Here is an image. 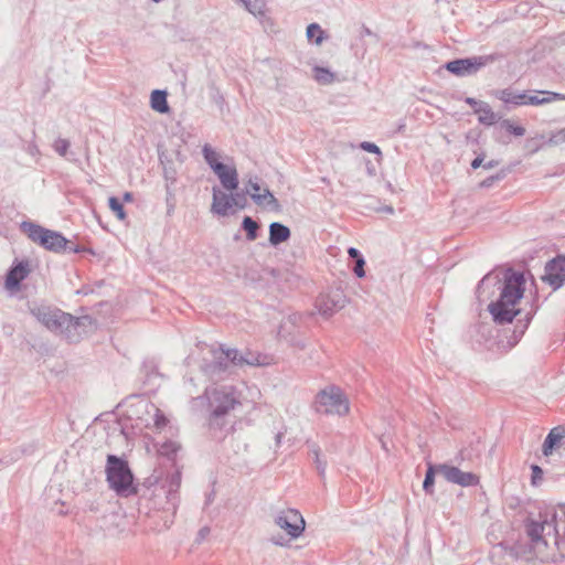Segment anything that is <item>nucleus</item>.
<instances>
[{
  "mask_svg": "<svg viewBox=\"0 0 565 565\" xmlns=\"http://www.w3.org/2000/svg\"><path fill=\"white\" fill-rule=\"evenodd\" d=\"M499 98L505 104L524 105L526 99L525 93H515L511 89H502L498 94Z\"/></svg>",
  "mask_w": 565,
  "mask_h": 565,
  "instance_id": "25",
  "label": "nucleus"
},
{
  "mask_svg": "<svg viewBox=\"0 0 565 565\" xmlns=\"http://www.w3.org/2000/svg\"><path fill=\"white\" fill-rule=\"evenodd\" d=\"M150 105L151 108L158 113H168L169 106L167 102V93L159 89L153 90L150 97Z\"/></svg>",
  "mask_w": 565,
  "mask_h": 565,
  "instance_id": "23",
  "label": "nucleus"
},
{
  "mask_svg": "<svg viewBox=\"0 0 565 565\" xmlns=\"http://www.w3.org/2000/svg\"><path fill=\"white\" fill-rule=\"evenodd\" d=\"M565 438V427L557 426L551 429L543 444V455L550 456L555 446Z\"/></svg>",
  "mask_w": 565,
  "mask_h": 565,
  "instance_id": "16",
  "label": "nucleus"
},
{
  "mask_svg": "<svg viewBox=\"0 0 565 565\" xmlns=\"http://www.w3.org/2000/svg\"><path fill=\"white\" fill-rule=\"evenodd\" d=\"M437 472L448 482L461 487L477 486L480 481L479 476L476 473L461 471L459 468L447 463L437 465Z\"/></svg>",
  "mask_w": 565,
  "mask_h": 565,
  "instance_id": "10",
  "label": "nucleus"
},
{
  "mask_svg": "<svg viewBox=\"0 0 565 565\" xmlns=\"http://www.w3.org/2000/svg\"><path fill=\"white\" fill-rule=\"evenodd\" d=\"M168 481H169L168 498L175 499V493L181 486V473L179 471H175L174 473H172L169 477Z\"/></svg>",
  "mask_w": 565,
  "mask_h": 565,
  "instance_id": "32",
  "label": "nucleus"
},
{
  "mask_svg": "<svg viewBox=\"0 0 565 565\" xmlns=\"http://www.w3.org/2000/svg\"><path fill=\"white\" fill-rule=\"evenodd\" d=\"M209 402V425L212 429H222L226 424V417L242 405L241 392L232 386L224 385L205 391Z\"/></svg>",
  "mask_w": 565,
  "mask_h": 565,
  "instance_id": "3",
  "label": "nucleus"
},
{
  "mask_svg": "<svg viewBox=\"0 0 565 565\" xmlns=\"http://www.w3.org/2000/svg\"><path fill=\"white\" fill-rule=\"evenodd\" d=\"M202 154L204 157V160L205 162L209 164V167L212 169V171L214 172L215 170H217L215 167L216 166H223L224 163H222L220 161L221 159V154L214 150L210 145H204L203 148H202Z\"/></svg>",
  "mask_w": 565,
  "mask_h": 565,
  "instance_id": "26",
  "label": "nucleus"
},
{
  "mask_svg": "<svg viewBox=\"0 0 565 565\" xmlns=\"http://www.w3.org/2000/svg\"><path fill=\"white\" fill-rule=\"evenodd\" d=\"M110 210L116 214L119 220H125L126 213L122 204L115 196L109 198L108 200Z\"/></svg>",
  "mask_w": 565,
  "mask_h": 565,
  "instance_id": "33",
  "label": "nucleus"
},
{
  "mask_svg": "<svg viewBox=\"0 0 565 565\" xmlns=\"http://www.w3.org/2000/svg\"><path fill=\"white\" fill-rule=\"evenodd\" d=\"M33 317L50 331L62 332L64 329L82 324L81 319L63 312L60 309L39 306L31 309Z\"/></svg>",
  "mask_w": 565,
  "mask_h": 565,
  "instance_id": "7",
  "label": "nucleus"
},
{
  "mask_svg": "<svg viewBox=\"0 0 565 565\" xmlns=\"http://www.w3.org/2000/svg\"><path fill=\"white\" fill-rule=\"evenodd\" d=\"M503 127L507 128V130L514 135V136H518V137H521L525 134V129L521 126H515L514 124H512L510 120H504L502 122Z\"/></svg>",
  "mask_w": 565,
  "mask_h": 565,
  "instance_id": "35",
  "label": "nucleus"
},
{
  "mask_svg": "<svg viewBox=\"0 0 565 565\" xmlns=\"http://www.w3.org/2000/svg\"><path fill=\"white\" fill-rule=\"evenodd\" d=\"M488 279H489V277H488V276H486V277L481 280V282H480V285H479V289H480L482 286H484V284L488 281Z\"/></svg>",
  "mask_w": 565,
  "mask_h": 565,
  "instance_id": "53",
  "label": "nucleus"
},
{
  "mask_svg": "<svg viewBox=\"0 0 565 565\" xmlns=\"http://www.w3.org/2000/svg\"><path fill=\"white\" fill-rule=\"evenodd\" d=\"M313 454H315V457H316L317 469L319 470L320 475H323L324 473V469H326V465L320 460L318 449H313Z\"/></svg>",
  "mask_w": 565,
  "mask_h": 565,
  "instance_id": "44",
  "label": "nucleus"
},
{
  "mask_svg": "<svg viewBox=\"0 0 565 565\" xmlns=\"http://www.w3.org/2000/svg\"><path fill=\"white\" fill-rule=\"evenodd\" d=\"M214 171L220 180L222 188L226 191H235L238 189V173L235 164L216 166Z\"/></svg>",
  "mask_w": 565,
  "mask_h": 565,
  "instance_id": "15",
  "label": "nucleus"
},
{
  "mask_svg": "<svg viewBox=\"0 0 565 565\" xmlns=\"http://www.w3.org/2000/svg\"><path fill=\"white\" fill-rule=\"evenodd\" d=\"M384 211L392 214L394 212V209L392 206H386Z\"/></svg>",
  "mask_w": 565,
  "mask_h": 565,
  "instance_id": "54",
  "label": "nucleus"
},
{
  "mask_svg": "<svg viewBox=\"0 0 565 565\" xmlns=\"http://www.w3.org/2000/svg\"><path fill=\"white\" fill-rule=\"evenodd\" d=\"M290 234V230L281 223L274 222L269 225V243L273 246H277L288 241Z\"/></svg>",
  "mask_w": 565,
  "mask_h": 565,
  "instance_id": "17",
  "label": "nucleus"
},
{
  "mask_svg": "<svg viewBox=\"0 0 565 565\" xmlns=\"http://www.w3.org/2000/svg\"><path fill=\"white\" fill-rule=\"evenodd\" d=\"M316 411L324 415L345 416L350 412V405L339 387L328 386L317 394Z\"/></svg>",
  "mask_w": 565,
  "mask_h": 565,
  "instance_id": "6",
  "label": "nucleus"
},
{
  "mask_svg": "<svg viewBox=\"0 0 565 565\" xmlns=\"http://www.w3.org/2000/svg\"><path fill=\"white\" fill-rule=\"evenodd\" d=\"M542 278L554 290L565 285V256H558L548 262Z\"/></svg>",
  "mask_w": 565,
  "mask_h": 565,
  "instance_id": "12",
  "label": "nucleus"
},
{
  "mask_svg": "<svg viewBox=\"0 0 565 565\" xmlns=\"http://www.w3.org/2000/svg\"><path fill=\"white\" fill-rule=\"evenodd\" d=\"M308 41L320 45L326 39V33L318 23H311L307 26L306 32Z\"/></svg>",
  "mask_w": 565,
  "mask_h": 565,
  "instance_id": "27",
  "label": "nucleus"
},
{
  "mask_svg": "<svg viewBox=\"0 0 565 565\" xmlns=\"http://www.w3.org/2000/svg\"><path fill=\"white\" fill-rule=\"evenodd\" d=\"M284 435H285V430H278L276 433V435H275V445H276V447L280 446L281 439H282Z\"/></svg>",
  "mask_w": 565,
  "mask_h": 565,
  "instance_id": "48",
  "label": "nucleus"
},
{
  "mask_svg": "<svg viewBox=\"0 0 565 565\" xmlns=\"http://www.w3.org/2000/svg\"><path fill=\"white\" fill-rule=\"evenodd\" d=\"M124 201H126V202L132 201V194L130 192H126L124 194Z\"/></svg>",
  "mask_w": 565,
  "mask_h": 565,
  "instance_id": "52",
  "label": "nucleus"
},
{
  "mask_svg": "<svg viewBox=\"0 0 565 565\" xmlns=\"http://www.w3.org/2000/svg\"><path fill=\"white\" fill-rule=\"evenodd\" d=\"M29 268L26 264H18L7 275L6 286L8 289L17 288L20 282L28 276Z\"/></svg>",
  "mask_w": 565,
  "mask_h": 565,
  "instance_id": "18",
  "label": "nucleus"
},
{
  "mask_svg": "<svg viewBox=\"0 0 565 565\" xmlns=\"http://www.w3.org/2000/svg\"><path fill=\"white\" fill-rule=\"evenodd\" d=\"M483 160H484L483 156H479V157H477V158L471 162V167H472V169H478L479 167H481V166H482Z\"/></svg>",
  "mask_w": 565,
  "mask_h": 565,
  "instance_id": "47",
  "label": "nucleus"
},
{
  "mask_svg": "<svg viewBox=\"0 0 565 565\" xmlns=\"http://www.w3.org/2000/svg\"><path fill=\"white\" fill-rule=\"evenodd\" d=\"M252 200L257 205L266 206L274 211L280 210V204L278 200L268 189H264L262 193H252Z\"/></svg>",
  "mask_w": 565,
  "mask_h": 565,
  "instance_id": "20",
  "label": "nucleus"
},
{
  "mask_svg": "<svg viewBox=\"0 0 565 565\" xmlns=\"http://www.w3.org/2000/svg\"><path fill=\"white\" fill-rule=\"evenodd\" d=\"M524 285L525 279L522 273L512 269L505 270L500 296L488 306L494 322L500 324L510 323L519 315L518 305L523 297Z\"/></svg>",
  "mask_w": 565,
  "mask_h": 565,
  "instance_id": "2",
  "label": "nucleus"
},
{
  "mask_svg": "<svg viewBox=\"0 0 565 565\" xmlns=\"http://www.w3.org/2000/svg\"><path fill=\"white\" fill-rule=\"evenodd\" d=\"M532 483L537 484L540 480H542L543 477V470L537 465H532Z\"/></svg>",
  "mask_w": 565,
  "mask_h": 565,
  "instance_id": "38",
  "label": "nucleus"
},
{
  "mask_svg": "<svg viewBox=\"0 0 565 565\" xmlns=\"http://www.w3.org/2000/svg\"><path fill=\"white\" fill-rule=\"evenodd\" d=\"M364 265H365L364 258H359L358 260H355V266L353 268V271L360 278L364 277V275H365Z\"/></svg>",
  "mask_w": 565,
  "mask_h": 565,
  "instance_id": "39",
  "label": "nucleus"
},
{
  "mask_svg": "<svg viewBox=\"0 0 565 565\" xmlns=\"http://www.w3.org/2000/svg\"><path fill=\"white\" fill-rule=\"evenodd\" d=\"M525 531L530 547L540 561L556 563L565 558V539L558 535L557 513L554 508H547L537 518L530 519Z\"/></svg>",
  "mask_w": 565,
  "mask_h": 565,
  "instance_id": "1",
  "label": "nucleus"
},
{
  "mask_svg": "<svg viewBox=\"0 0 565 565\" xmlns=\"http://www.w3.org/2000/svg\"><path fill=\"white\" fill-rule=\"evenodd\" d=\"M209 533H210V529H209V527H206V526L202 527V529L199 531V534H198V535H199V537H198V542L203 541V540L206 537V535H207Z\"/></svg>",
  "mask_w": 565,
  "mask_h": 565,
  "instance_id": "46",
  "label": "nucleus"
},
{
  "mask_svg": "<svg viewBox=\"0 0 565 565\" xmlns=\"http://www.w3.org/2000/svg\"><path fill=\"white\" fill-rule=\"evenodd\" d=\"M360 147L367 151V152H371V153H377L380 154L381 153V150L380 148L375 145V143H372V142H369V141H363Z\"/></svg>",
  "mask_w": 565,
  "mask_h": 565,
  "instance_id": "41",
  "label": "nucleus"
},
{
  "mask_svg": "<svg viewBox=\"0 0 565 565\" xmlns=\"http://www.w3.org/2000/svg\"><path fill=\"white\" fill-rule=\"evenodd\" d=\"M348 254L350 257L354 258L355 260H358L359 258H363V256L360 254V252L354 247H350L348 249Z\"/></svg>",
  "mask_w": 565,
  "mask_h": 565,
  "instance_id": "45",
  "label": "nucleus"
},
{
  "mask_svg": "<svg viewBox=\"0 0 565 565\" xmlns=\"http://www.w3.org/2000/svg\"><path fill=\"white\" fill-rule=\"evenodd\" d=\"M347 297L344 291L340 288L330 289L321 292L316 300V308L323 317H331L337 311L344 308Z\"/></svg>",
  "mask_w": 565,
  "mask_h": 565,
  "instance_id": "8",
  "label": "nucleus"
},
{
  "mask_svg": "<svg viewBox=\"0 0 565 565\" xmlns=\"http://www.w3.org/2000/svg\"><path fill=\"white\" fill-rule=\"evenodd\" d=\"M475 113L478 114V120L483 124L491 126L497 122L498 115L492 111L491 107L487 104L481 102L479 107L475 109Z\"/></svg>",
  "mask_w": 565,
  "mask_h": 565,
  "instance_id": "22",
  "label": "nucleus"
},
{
  "mask_svg": "<svg viewBox=\"0 0 565 565\" xmlns=\"http://www.w3.org/2000/svg\"><path fill=\"white\" fill-rule=\"evenodd\" d=\"M168 423V419L166 418V416L160 412L159 408H156V414H154V425L157 428H163Z\"/></svg>",
  "mask_w": 565,
  "mask_h": 565,
  "instance_id": "37",
  "label": "nucleus"
},
{
  "mask_svg": "<svg viewBox=\"0 0 565 565\" xmlns=\"http://www.w3.org/2000/svg\"><path fill=\"white\" fill-rule=\"evenodd\" d=\"M243 228L246 231V237L248 241H255L257 237L258 224L249 216H245L243 220Z\"/></svg>",
  "mask_w": 565,
  "mask_h": 565,
  "instance_id": "30",
  "label": "nucleus"
},
{
  "mask_svg": "<svg viewBox=\"0 0 565 565\" xmlns=\"http://www.w3.org/2000/svg\"><path fill=\"white\" fill-rule=\"evenodd\" d=\"M220 354V350L217 351H213V362L211 364H207L206 366H204L203 371L209 375V376H215L217 374H220L221 372H225L228 370L230 365H231V361H226L224 359H217L216 355Z\"/></svg>",
  "mask_w": 565,
  "mask_h": 565,
  "instance_id": "21",
  "label": "nucleus"
},
{
  "mask_svg": "<svg viewBox=\"0 0 565 565\" xmlns=\"http://www.w3.org/2000/svg\"><path fill=\"white\" fill-rule=\"evenodd\" d=\"M313 78L320 85H330L337 81V75L331 72L329 68H324L321 66H315L312 68Z\"/></svg>",
  "mask_w": 565,
  "mask_h": 565,
  "instance_id": "24",
  "label": "nucleus"
},
{
  "mask_svg": "<svg viewBox=\"0 0 565 565\" xmlns=\"http://www.w3.org/2000/svg\"><path fill=\"white\" fill-rule=\"evenodd\" d=\"M217 359H224L226 361H231V364L235 366H244V365H262L260 356L258 354L252 352H239L236 349H220V354L216 355Z\"/></svg>",
  "mask_w": 565,
  "mask_h": 565,
  "instance_id": "13",
  "label": "nucleus"
},
{
  "mask_svg": "<svg viewBox=\"0 0 565 565\" xmlns=\"http://www.w3.org/2000/svg\"><path fill=\"white\" fill-rule=\"evenodd\" d=\"M174 171H169L168 169H164V175L167 180H171L172 182L175 181Z\"/></svg>",
  "mask_w": 565,
  "mask_h": 565,
  "instance_id": "50",
  "label": "nucleus"
},
{
  "mask_svg": "<svg viewBox=\"0 0 565 565\" xmlns=\"http://www.w3.org/2000/svg\"><path fill=\"white\" fill-rule=\"evenodd\" d=\"M466 103H467L468 105H470V106L473 108V110H475L477 107H479V105H480V103H481V102H477L475 98L468 97V98L466 99Z\"/></svg>",
  "mask_w": 565,
  "mask_h": 565,
  "instance_id": "49",
  "label": "nucleus"
},
{
  "mask_svg": "<svg viewBox=\"0 0 565 565\" xmlns=\"http://www.w3.org/2000/svg\"><path fill=\"white\" fill-rule=\"evenodd\" d=\"M498 164H499L498 161L490 160V161H488L487 163L483 164V168L484 169H492V168L497 167Z\"/></svg>",
  "mask_w": 565,
  "mask_h": 565,
  "instance_id": "51",
  "label": "nucleus"
},
{
  "mask_svg": "<svg viewBox=\"0 0 565 565\" xmlns=\"http://www.w3.org/2000/svg\"><path fill=\"white\" fill-rule=\"evenodd\" d=\"M541 94H547L548 97H545V98H539L537 95H531V96H527L526 95V99H525V104H530V105H542V104H546V103H550L554 99H561V95L557 94V93H551V92H540Z\"/></svg>",
  "mask_w": 565,
  "mask_h": 565,
  "instance_id": "28",
  "label": "nucleus"
},
{
  "mask_svg": "<svg viewBox=\"0 0 565 565\" xmlns=\"http://www.w3.org/2000/svg\"><path fill=\"white\" fill-rule=\"evenodd\" d=\"M68 148H70V142L66 139L60 138V139L55 140V142H54L55 151L63 157L67 153Z\"/></svg>",
  "mask_w": 565,
  "mask_h": 565,
  "instance_id": "36",
  "label": "nucleus"
},
{
  "mask_svg": "<svg viewBox=\"0 0 565 565\" xmlns=\"http://www.w3.org/2000/svg\"><path fill=\"white\" fill-rule=\"evenodd\" d=\"M275 523L284 530L291 539L299 537L305 531L306 522L302 515L294 509L282 511L276 519Z\"/></svg>",
  "mask_w": 565,
  "mask_h": 565,
  "instance_id": "9",
  "label": "nucleus"
},
{
  "mask_svg": "<svg viewBox=\"0 0 565 565\" xmlns=\"http://www.w3.org/2000/svg\"><path fill=\"white\" fill-rule=\"evenodd\" d=\"M436 473H438L437 465H435V466L429 465L428 469L426 471L424 483H423V488L427 493H433V487H434Z\"/></svg>",
  "mask_w": 565,
  "mask_h": 565,
  "instance_id": "31",
  "label": "nucleus"
},
{
  "mask_svg": "<svg viewBox=\"0 0 565 565\" xmlns=\"http://www.w3.org/2000/svg\"><path fill=\"white\" fill-rule=\"evenodd\" d=\"M246 193H248L250 196L252 193H260V185L258 182L249 179L246 185Z\"/></svg>",
  "mask_w": 565,
  "mask_h": 565,
  "instance_id": "40",
  "label": "nucleus"
},
{
  "mask_svg": "<svg viewBox=\"0 0 565 565\" xmlns=\"http://www.w3.org/2000/svg\"><path fill=\"white\" fill-rule=\"evenodd\" d=\"M230 192H231L232 211L235 212L234 209H237V210L245 209L247 205L246 193L238 192L237 190L230 191Z\"/></svg>",
  "mask_w": 565,
  "mask_h": 565,
  "instance_id": "29",
  "label": "nucleus"
},
{
  "mask_svg": "<svg viewBox=\"0 0 565 565\" xmlns=\"http://www.w3.org/2000/svg\"><path fill=\"white\" fill-rule=\"evenodd\" d=\"M105 472L109 489L117 495L128 498L137 493L134 475L125 459L108 455Z\"/></svg>",
  "mask_w": 565,
  "mask_h": 565,
  "instance_id": "4",
  "label": "nucleus"
},
{
  "mask_svg": "<svg viewBox=\"0 0 565 565\" xmlns=\"http://www.w3.org/2000/svg\"><path fill=\"white\" fill-rule=\"evenodd\" d=\"M565 142V127L556 132H553L547 140L550 146H558Z\"/></svg>",
  "mask_w": 565,
  "mask_h": 565,
  "instance_id": "34",
  "label": "nucleus"
},
{
  "mask_svg": "<svg viewBox=\"0 0 565 565\" xmlns=\"http://www.w3.org/2000/svg\"><path fill=\"white\" fill-rule=\"evenodd\" d=\"M492 58L490 56H475L448 62L446 68L458 76L476 73Z\"/></svg>",
  "mask_w": 565,
  "mask_h": 565,
  "instance_id": "11",
  "label": "nucleus"
},
{
  "mask_svg": "<svg viewBox=\"0 0 565 565\" xmlns=\"http://www.w3.org/2000/svg\"><path fill=\"white\" fill-rule=\"evenodd\" d=\"M236 3L242 4L250 14L258 19L266 18L267 7L265 0H235Z\"/></svg>",
  "mask_w": 565,
  "mask_h": 565,
  "instance_id": "19",
  "label": "nucleus"
},
{
  "mask_svg": "<svg viewBox=\"0 0 565 565\" xmlns=\"http://www.w3.org/2000/svg\"><path fill=\"white\" fill-rule=\"evenodd\" d=\"M21 228L32 242L43 246L47 250L55 253L66 249L74 253L78 252V249L73 246L68 247L70 242L58 232L44 228L32 222H23Z\"/></svg>",
  "mask_w": 565,
  "mask_h": 565,
  "instance_id": "5",
  "label": "nucleus"
},
{
  "mask_svg": "<svg viewBox=\"0 0 565 565\" xmlns=\"http://www.w3.org/2000/svg\"><path fill=\"white\" fill-rule=\"evenodd\" d=\"M211 212L223 217L233 214L234 211H232L231 192L226 193L221 188L216 185L213 186Z\"/></svg>",
  "mask_w": 565,
  "mask_h": 565,
  "instance_id": "14",
  "label": "nucleus"
},
{
  "mask_svg": "<svg viewBox=\"0 0 565 565\" xmlns=\"http://www.w3.org/2000/svg\"><path fill=\"white\" fill-rule=\"evenodd\" d=\"M501 179V175L500 174H497V175H491L489 178H487L486 180H483L480 185L482 188H489L491 186L495 181H499Z\"/></svg>",
  "mask_w": 565,
  "mask_h": 565,
  "instance_id": "43",
  "label": "nucleus"
},
{
  "mask_svg": "<svg viewBox=\"0 0 565 565\" xmlns=\"http://www.w3.org/2000/svg\"><path fill=\"white\" fill-rule=\"evenodd\" d=\"M178 450V447L174 443H166L162 445L160 452L163 455H170Z\"/></svg>",
  "mask_w": 565,
  "mask_h": 565,
  "instance_id": "42",
  "label": "nucleus"
}]
</instances>
